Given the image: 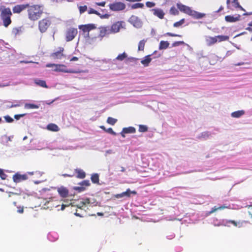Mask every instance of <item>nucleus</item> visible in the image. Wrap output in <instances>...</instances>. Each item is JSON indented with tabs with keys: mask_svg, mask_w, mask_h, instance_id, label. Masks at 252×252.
Masks as SVG:
<instances>
[{
	"mask_svg": "<svg viewBox=\"0 0 252 252\" xmlns=\"http://www.w3.org/2000/svg\"><path fill=\"white\" fill-rule=\"evenodd\" d=\"M95 26L94 24L82 25L79 26V29L82 30L84 33H85L84 35L85 38H89V32L92 30L95 29Z\"/></svg>",
	"mask_w": 252,
	"mask_h": 252,
	"instance_id": "39448f33",
	"label": "nucleus"
},
{
	"mask_svg": "<svg viewBox=\"0 0 252 252\" xmlns=\"http://www.w3.org/2000/svg\"><path fill=\"white\" fill-rule=\"evenodd\" d=\"M47 67H54L53 70L56 72H58V64L55 63H47L46 65Z\"/></svg>",
	"mask_w": 252,
	"mask_h": 252,
	"instance_id": "a19ab883",
	"label": "nucleus"
},
{
	"mask_svg": "<svg viewBox=\"0 0 252 252\" xmlns=\"http://www.w3.org/2000/svg\"><path fill=\"white\" fill-rule=\"evenodd\" d=\"M51 21L49 18H45L40 21L38 23V28L42 33L45 32L51 25Z\"/></svg>",
	"mask_w": 252,
	"mask_h": 252,
	"instance_id": "423d86ee",
	"label": "nucleus"
},
{
	"mask_svg": "<svg viewBox=\"0 0 252 252\" xmlns=\"http://www.w3.org/2000/svg\"><path fill=\"white\" fill-rule=\"evenodd\" d=\"M151 55H149L145 56L141 61V63L143 64L144 66H148L149 65V63L152 61V59L151 58Z\"/></svg>",
	"mask_w": 252,
	"mask_h": 252,
	"instance_id": "393cba45",
	"label": "nucleus"
},
{
	"mask_svg": "<svg viewBox=\"0 0 252 252\" xmlns=\"http://www.w3.org/2000/svg\"><path fill=\"white\" fill-rule=\"evenodd\" d=\"M63 48H60V50L56 52L53 53L51 55V57L53 59H61L62 57L63 56V54L62 52L63 51Z\"/></svg>",
	"mask_w": 252,
	"mask_h": 252,
	"instance_id": "a211bd4d",
	"label": "nucleus"
},
{
	"mask_svg": "<svg viewBox=\"0 0 252 252\" xmlns=\"http://www.w3.org/2000/svg\"><path fill=\"white\" fill-rule=\"evenodd\" d=\"M24 29L22 27L17 28V34L23 32Z\"/></svg>",
	"mask_w": 252,
	"mask_h": 252,
	"instance_id": "4d7b16f0",
	"label": "nucleus"
},
{
	"mask_svg": "<svg viewBox=\"0 0 252 252\" xmlns=\"http://www.w3.org/2000/svg\"><path fill=\"white\" fill-rule=\"evenodd\" d=\"M211 223L215 226L223 225L226 226H230L231 224L238 227H241L243 225V222L235 221L232 220H218L216 218H213L211 220Z\"/></svg>",
	"mask_w": 252,
	"mask_h": 252,
	"instance_id": "7ed1b4c3",
	"label": "nucleus"
},
{
	"mask_svg": "<svg viewBox=\"0 0 252 252\" xmlns=\"http://www.w3.org/2000/svg\"><path fill=\"white\" fill-rule=\"evenodd\" d=\"M4 118L6 122L7 123H11L14 121L13 119L9 116H4Z\"/></svg>",
	"mask_w": 252,
	"mask_h": 252,
	"instance_id": "864d4df0",
	"label": "nucleus"
},
{
	"mask_svg": "<svg viewBox=\"0 0 252 252\" xmlns=\"http://www.w3.org/2000/svg\"><path fill=\"white\" fill-rule=\"evenodd\" d=\"M91 202V199L89 198H86L84 200L83 202H81L80 204L79 205H78V207L81 208L82 207H83L84 205L86 204H90Z\"/></svg>",
	"mask_w": 252,
	"mask_h": 252,
	"instance_id": "ea45409f",
	"label": "nucleus"
},
{
	"mask_svg": "<svg viewBox=\"0 0 252 252\" xmlns=\"http://www.w3.org/2000/svg\"><path fill=\"white\" fill-rule=\"evenodd\" d=\"M183 44H186L183 41H175L172 44L171 47H177Z\"/></svg>",
	"mask_w": 252,
	"mask_h": 252,
	"instance_id": "37998d69",
	"label": "nucleus"
},
{
	"mask_svg": "<svg viewBox=\"0 0 252 252\" xmlns=\"http://www.w3.org/2000/svg\"><path fill=\"white\" fill-rule=\"evenodd\" d=\"M175 237V234H171L170 235H169V236H167V238L168 239H172L173 238H174Z\"/></svg>",
	"mask_w": 252,
	"mask_h": 252,
	"instance_id": "338daca9",
	"label": "nucleus"
},
{
	"mask_svg": "<svg viewBox=\"0 0 252 252\" xmlns=\"http://www.w3.org/2000/svg\"><path fill=\"white\" fill-rule=\"evenodd\" d=\"M127 57V54L124 52L122 54H119L116 58V60L122 61Z\"/></svg>",
	"mask_w": 252,
	"mask_h": 252,
	"instance_id": "c9c22d12",
	"label": "nucleus"
},
{
	"mask_svg": "<svg viewBox=\"0 0 252 252\" xmlns=\"http://www.w3.org/2000/svg\"><path fill=\"white\" fill-rule=\"evenodd\" d=\"M135 132L136 129L134 127L129 126L127 127L123 128L120 134L123 138H125L126 137V134L134 133Z\"/></svg>",
	"mask_w": 252,
	"mask_h": 252,
	"instance_id": "2eb2a0df",
	"label": "nucleus"
},
{
	"mask_svg": "<svg viewBox=\"0 0 252 252\" xmlns=\"http://www.w3.org/2000/svg\"><path fill=\"white\" fill-rule=\"evenodd\" d=\"M216 38L218 39V41L221 42L223 41L228 40L229 37L227 35H220L216 36Z\"/></svg>",
	"mask_w": 252,
	"mask_h": 252,
	"instance_id": "72a5a7b5",
	"label": "nucleus"
},
{
	"mask_svg": "<svg viewBox=\"0 0 252 252\" xmlns=\"http://www.w3.org/2000/svg\"><path fill=\"white\" fill-rule=\"evenodd\" d=\"M245 113V111L244 110H238L235 112H232L231 114V116L233 118H239L243 115H244Z\"/></svg>",
	"mask_w": 252,
	"mask_h": 252,
	"instance_id": "b1692460",
	"label": "nucleus"
},
{
	"mask_svg": "<svg viewBox=\"0 0 252 252\" xmlns=\"http://www.w3.org/2000/svg\"><path fill=\"white\" fill-rule=\"evenodd\" d=\"M85 188L82 187H75L74 188V189L77 191L78 192H81L85 190Z\"/></svg>",
	"mask_w": 252,
	"mask_h": 252,
	"instance_id": "a18cd8bd",
	"label": "nucleus"
},
{
	"mask_svg": "<svg viewBox=\"0 0 252 252\" xmlns=\"http://www.w3.org/2000/svg\"><path fill=\"white\" fill-rule=\"evenodd\" d=\"M0 177L2 180L5 179L7 177V175L4 173L3 170L0 168Z\"/></svg>",
	"mask_w": 252,
	"mask_h": 252,
	"instance_id": "de8ad7c7",
	"label": "nucleus"
},
{
	"mask_svg": "<svg viewBox=\"0 0 252 252\" xmlns=\"http://www.w3.org/2000/svg\"><path fill=\"white\" fill-rule=\"evenodd\" d=\"M101 19H108L110 17V15L108 14H102L100 13V15H97Z\"/></svg>",
	"mask_w": 252,
	"mask_h": 252,
	"instance_id": "603ef678",
	"label": "nucleus"
},
{
	"mask_svg": "<svg viewBox=\"0 0 252 252\" xmlns=\"http://www.w3.org/2000/svg\"><path fill=\"white\" fill-rule=\"evenodd\" d=\"M35 83L36 85H37L40 87L46 88H48V86L46 85V82L44 80L36 79V80H35Z\"/></svg>",
	"mask_w": 252,
	"mask_h": 252,
	"instance_id": "7c9ffc66",
	"label": "nucleus"
},
{
	"mask_svg": "<svg viewBox=\"0 0 252 252\" xmlns=\"http://www.w3.org/2000/svg\"><path fill=\"white\" fill-rule=\"evenodd\" d=\"M170 13L171 14L176 15L178 14L179 11L175 7L173 6L170 9Z\"/></svg>",
	"mask_w": 252,
	"mask_h": 252,
	"instance_id": "c03bdc74",
	"label": "nucleus"
},
{
	"mask_svg": "<svg viewBox=\"0 0 252 252\" xmlns=\"http://www.w3.org/2000/svg\"><path fill=\"white\" fill-rule=\"evenodd\" d=\"M77 33V30L75 28H69L66 32V41H70L75 37Z\"/></svg>",
	"mask_w": 252,
	"mask_h": 252,
	"instance_id": "9b49d317",
	"label": "nucleus"
},
{
	"mask_svg": "<svg viewBox=\"0 0 252 252\" xmlns=\"http://www.w3.org/2000/svg\"><path fill=\"white\" fill-rule=\"evenodd\" d=\"M12 13L9 8L6 7L3 5L0 6V17L4 27H7L11 24L10 17Z\"/></svg>",
	"mask_w": 252,
	"mask_h": 252,
	"instance_id": "20e7f679",
	"label": "nucleus"
},
{
	"mask_svg": "<svg viewBox=\"0 0 252 252\" xmlns=\"http://www.w3.org/2000/svg\"><path fill=\"white\" fill-rule=\"evenodd\" d=\"M48 239L51 242H55L59 238V235L56 232H51L47 235Z\"/></svg>",
	"mask_w": 252,
	"mask_h": 252,
	"instance_id": "aec40b11",
	"label": "nucleus"
},
{
	"mask_svg": "<svg viewBox=\"0 0 252 252\" xmlns=\"http://www.w3.org/2000/svg\"><path fill=\"white\" fill-rule=\"evenodd\" d=\"M211 133L209 131H204L197 135L196 138L200 140H206L209 138Z\"/></svg>",
	"mask_w": 252,
	"mask_h": 252,
	"instance_id": "4be33fe9",
	"label": "nucleus"
},
{
	"mask_svg": "<svg viewBox=\"0 0 252 252\" xmlns=\"http://www.w3.org/2000/svg\"><path fill=\"white\" fill-rule=\"evenodd\" d=\"M110 9L113 11H122L126 8V4L122 2H115L109 5Z\"/></svg>",
	"mask_w": 252,
	"mask_h": 252,
	"instance_id": "0eeeda50",
	"label": "nucleus"
},
{
	"mask_svg": "<svg viewBox=\"0 0 252 252\" xmlns=\"http://www.w3.org/2000/svg\"><path fill=\"white\" fill-rule=\"evenodd\" d=\"M62 176L64 177H72L73 176V175H70V174H63L62 175Z\"/></svg>",
	"mask_w": 252,
	"mask_h": 252,
	"instance_id": "69168bd1",
	"label": "nucleus"
},
{
	"mask_svg": "<svg viewBox=\"0 0 252 252\" xmlns=\"http://www.w3.org/2000/svg\"><path fill=\"white\" fill-rule=\"evenodd\" d=\"M117 122V119L110 117L107 120V123L112 126L114 125Z\"/></svg>",
	"mask_w": 252,
	"mask_h": 252,
	"instance_id": "4c0bfd02",
	"label": "nucleus"
},
{
	"mask_svg": "<svg viewBox=\"0 0 252 252\" xmlns=\"http://www.w3.org/2000/svg\"><path fill=\"white\" fill-rule=\"evenodd\" d=\"M147 41V39H143L138 43V50L139 51H143L144 49V46L145 43Z\"/></svg>",
	"mask_w": 252,
	"mask_h": 252,
	"instance_id": "473e14b6",
	"label": "nucleus"
},
{
	"mask_svg": "<svg viewBox=\"0 0 252 252\" xmlns=\"http://www.w3.org/2000/svg\"><path fill=\"white\" fill-rule=\"evenodd\" d=\"M136 193L135 190L131 191L129 189H127L126 191L116 194L115 197L117 198H128L131 196V194L135 195Z\"/></svg>",
	"mask_w": 252,
	"mask_h": 252,
	"instance_id": "f8f14e48",
	"label": "nucleus"
},
{
	"mask_svg": "<svg viewBox=\"0 0 252 252\" xmlns=\"http://www.w3.org/2000/svg\"><path fill=\"white\" fill-rule=\"evenodd\" d=\"M185 23V19H182L178 22H175L173 24V26L176 28H178L182 26Z\"/></svg>",
	"mask_w": 252,
	"mask_h": 252,
	"instance_id": "79ce46f5",
	"label": "nucleus"
},
{
	"mask_svg": "<svg viewBox=\"0 0 252 252\" xmlns=\"http://www.w3.org/2000/svg\"><path fill=\"white\" fill-rule=\"evenodd\" d=\"M79 8L80 13L82 14L87 10V6L86 5L80 6Z\"/></svg>",
	"mask_w": 252,
	"mask_h": 252,
	"instance_id": "09e8293b",
	"label": "nucleus"
},
{
	"mask_svg": "<svg viewBox=\"0 0 252 252\" xmlns=\"http://www.w3.org/2000/svg\"><path fill=\"white\" fill-rule=\"evenodd\" d=\"M148 127L146 125H139V131L140 132H145L148 131Z\"/></svg>",
	"mask_w": 252,
	"mask_h": 252,
	"instance_id": "e433bc0d",
	"label": "nucleus"
},
{
	"mask_svg": "<svg viewBox=\"0 0 252 252\" xmlns=\"http://www.w3.org/2000/svg\"><path fill=\"white\" fill-rule=\"evenodd\" d=\"M39 107L38 105L28 103H24V108L26 109H38Z\"/></svg>",
	"mask_w": 252,
	"mask_h": 252,
	"instance_id": "c756f323",
	"label": "nucleus"
},
{
	"mask_svg": "<svg viewBox=\"0 0 252 252\" xmlns=\"http://www.w3.org/2000/svg\"><path fill=\"white\" fill-rule=\"evenodd\" d=\"M58 72L69 73H79L84 71L82 70H75L73 69H67L65 65L63 64H58Z\"/></svg>",
	"mask_w": 252,
	"mask_h": 252,
	"instance_id": "6e6552de",
	"label": "nucleus"
},
{
	"mask_svg": "<svg viewBox=\"0 0 252 252\" xmlns=\"http://www.w3.org/2000/svg\"><path fill=\"white\" fill-rule=\"evenodd\" d=\"M88 13L89 14H95L96 15H100V13L98 12L97 11L91 8L89 9V11H88Z\"/></svg>",
	"mask_w": 252,
	"mask_h": 252,
	"instance_id": "49530a36",
	"label": "nucleus"
},
{
	"mask_svg": "<svg viewBox=\"0 0 252 252\" xmlns=\"http://www.w3.org/2000/svg\"><path fill=\"white\" fill-rule=\"evenodd\" d=\"M146 5L148 7L151 8V7H153L155 6V3H154V2H151V1H147V2H146Z\"/></svg>",
	"mask_w": 252,
	"mask_h": 252,
	"instance_id": "5fc2aeb1",
	"label": "nucleus"
},
{
	"mask_svg": "<svg viewBox=\"0 0 252 252\" xmlns=\"http://www.w3.org/2000/svg\"><path fill=\"white\" fill-rule=\"evenodd\" d=\"M30 7L29 4L17 5V13H20L24 9Z\"/></svg>",
	"mask_w": 252,
	"mask_h": 252,
	"instance_id": "c85d7f7f",
	"label": "nucleus"
},
{
	"mask_svg": "<svg viewBox=\"0 0 252 252\" xmlns=\"http://www.w3.org/2000/svg\"><path fill=\"white\" fill-rule=\"evenodd\" d=\"M169 46V43L167 41L162 40L160 42L159 45V50H165L168 48Z\"/></svg>",
	"mask_w": 252,
	"mask_h": 252,
	"instance_id": "a878e982",
	"label": "nucleus"
},
{
	"mask_svg": "<svg viewBox=\"0 0 252 252\" xmlns=\"http://www.w3.org/2000/svg\"><path fill=\"white\" fill-rule=\"evenodd\" d=\"M226 208H227V207L224 205H221V206H220L219 207L215 206L212 208L211 211L205 212L204 213H205L204 216L205 217H207V216H209L210 215H211V214L213 213L214 212H216L217 210H222V209H223Z\"/></svg>",
	"mask_w": 252,
	"mask_h": 252,
	"instance_id": "6ab92c4d",
	"label": "nucleus"
},
{
	"mask_svg": "<svg viewBox=\"0 0 252 252\" xmlns=\"http://www.w3.org/2000/svg\"><path fill=\"white\" fill-rule=\"evenodd\" d=\"M33 172H28L24 174H21L19 172H17V183L26 181L28 179V175H33Z\"/></svg>",
	"mask_w": 252,
	"mask_h": 252,
	"instance_id": "ddd939ff",
	"label": "nucleus"
},
{
	"mask_svg": "<svg viewBox=\"0 0 252 252\" xmlns=\"http://www.w3.org/2000/svg\"><path fill=\"white\" fill-rule=\"evenodd\" d=\"M249 209H250L249 211V216L250 218H252V206L249 207Z\"/></svg>",
	"mask_w": 252,
	"mask_h": 252,
	"instance_id": "bf43d9fd",
	"label": "nucleus"
},
{
	"mask_svg": "<svg viewBox=\"0 0 252 252\" xmlns=\"http://www.w3.org/2000/svg\"><path fill=\"white\" fill-rule=\"evenodd\" d=\"M128 22L136 28H140L143 24L141 20L135 15H132L129 19Z\"/></svg>",
	"mask_w": 252,
	"mask_h": 252,
	"instance_id": "1a4fd4ad",
	"label": "nucleus"
},
{
	"mask_svg": "<svg viewBox=\"0 0 252 252\" xmlns=\"http://www.w3.org/2000/svg\"><path fill=\"white\" fill-rule=\"evenodd\" d=\"M206 41L207 44L208 46H210L212 44L216 43L218 41V39H217L216 36H215V37L207 36L206 37Z\"/></svg>",
	"mask_w": 252,
	"mask_h": 252,
	"instance_id": "5701e85b",
	"label": "nucleus"
},
{
	"mask_svg": "<svg viewBox=\"0 0 252 252\" xmlns=\"http://www.w3.org/2000/svg\"><path fill=\"white\" fill-rule=\"evenodd\" d=\"M75 172L77 173V177L80 179H84L85 178V172L81 169L77 168L75 169Z\"/></svg>",
	"mask_w": 252,
	"mask_h": 252,
	"instance_id": "bb28decb",
	"label": "nucleus"
},
{
	"mask_svg": "<svg viewBox=\"0 0 252 252\" xmlns=\"http://www.w3.org/2000/svg\"><path fill=\"white\" fill-rule=\"evenodd\" d=\"M144 5L143 3H136L132 4L131 6V9H137V8H142L144 7Z\"/></svg>",
	"mask_w": 252,
	"mask_h": 252,
	"instance_id": "58836bf2",
	"label": "nucleus"
},
{
	"mask_svg": "<svg viewBox=\"0 0 252 252\" xmlns=\"http://www.w3.org/2000/svg\"><path fill=\"white\" fill-rule=\"evenodd\" d=\"M153 11L154 15L158 17L160 19H163L165 15L163 11L159 8H154L151 10Z\"/></svg>",
	"mask_w": 252,
	"mask_h": 252,
	"instance_id": "f3484780",
	"label": "nucleus"
},
{
	"mask_svg": "<svg viewBox=\"0 0 252 252\" xmlns=\"http://www.w3.org/2000/svg\"><path fill=\"white\" fill-rule=\"evenodd\" d=\"M26 115V114H17V121L19 120L21 117L24 116Z\"/></svg>",
	"mask_w": 252,
	"mask_h": 252,
	"instance_id": "e2e57ef3",
	"label": "nucleus"
},
{
	"mask_svg": "<svg viewBox=\"0 0 252 252\" xmlns=\"http://www.w3.org/2000/svg\"><path fill=\"white\" fill-rule=\"evenodd\" d=\"M29 18L32 21H36L40 18L43 13L42 5H32L28 9Z\"/></svg>",
	"mask_w": 252,
	"mask_h": 252,
	"instance_id": "f257e3e1",
	"label": "nucleus"
},
{
	"mask_svg": "<svg viewBox=\"0 0 252 252\" xmlns=\"http://www.w3.org/2000/svg\"><path fill=\"white\" fill-rule=\"evenodd\" d=\"M58 191L60 196L62 197H67L68 194V189L63 187L58 188Z\"/></svg>",
	"mask_w": 252,
	"mask_h": 252,
	"instance_id": "412c9836",
	"label": "nucleus"
},
{
	"mask_svg": "<svg viewBox=\"0 0 252 252\" xmlns=\"http://www.w3.org/2000/svg\"><path fill=\"white\" fill-rule=\"evenodd\" d=\"M99 33L97 36V38L99 39L100 41L102 40L103 37L107 35H108L111 33L110 30V27H101L99 28Z\"/></svg>",
	"mask_w": 252,
	"mask_h": 252,
	"instance_id": "9d476101",
	"label": "nucleus"
},
{
	"mask_svg": "<svg viewBox=\"0 0 252 252\" xmlns=\"http://www.w3.org/2000/svg\"><path fill=\"white\" fill-rule=\"evenodd\" d=\"M18 208V209L17 211V212L19 213H22L23 212V207H19Z\"/></svg>",
	"mask_w": 252,
	"mask_h": 252,
	"instance_id": "0e129e2a",
	"label": "nucleus"
},
{
	"mask_svg": "<svg viewBox=\"0 0 252 252\" xmlns=\"http://www.w3.org/2000/svg\"><path fill=\"white\" fill-rule=\"evenodd\" d=\"M80 185L82 186H89L90 185V183L89 180H84L80 183Z\"/></svg>",
	"mask_w": 252,
	"mask_h": 252,
	"instance_id": "8fccbe9b",
	"label": "nucleus"
},
{
	"mask_svg": "<svg viewBox=\"0 0 252 252\" xmlns=\"http://www.w3.org/2000/svg\"><path fill=\"white\" fill-rule=\"evenodd\" d=\"M91 180L94 184L98 183L99 175L97 173L94 174L91 176Z\"/></svg>",
	"mask_w": 252,
	"mask_h": 252,
	"instance_id": "2f4dec72",
	"label": "nucleus"
},
{
	"mask_svg": "<svg viewBox=\"0 0 252 252\" xmlns=\"http://www.w3.org/2000/svg\"><path fill=\"white\" fill-rule=\"evenodd\" d=\"M122 22H117L113 24L111 27L110 28L111 33H117L120 31V30L122 28Z\"/></svg>",
	"mask_w": 252,
	"mask_h": 252,
	"instance_id": "4468645a",
	"label": "nucleus"
},
{
	"mask_svg": "<svg viewBox=\"0 0 252 252\" xmlns=\"http://www.w3.org/2000/svg\"><path fill=\"white\" fill-rule=\"evenodd\" d=\"M105 156H106L107 154H114V152L113 151V150H108L107 151H106L105 152Z\"/></svg>",
	"mask_w": 252,
	"mask_h": 252,
	"instance_id": "052dcab7",
	"label": "nucleus"
},
{
	"mask_svg": "<svg viewBox=\"0 0 252 252\" xmlns=\"http://www.w3.org/2000/svg\"><path fill=\"white\" fill-rule=\"evenodd\" d=\"M241 15L237 14L235 16L233 15H227L225 17V20L227 22L233 23L240 20Z\"/></svg>",
	"mask_w": 252,
	"mask_h": 252,
	"instance_id": "dca6fc26",
	"label": "nucleus"
},
{
	"mask_svg": "<svg viewBox=\"0 0 252 252\" xmlns=\"http://www.w3.org/2000/svg\"><path fill=\"white\" fill-rule=\"evenodd\" d=\"M165 35H167L168 36H173V37H175V36H181V35H179V34H175V33H171V32H167Z\"/></svg>",
	"mask_w": 252,
	"mask_h": 252,
	"instance_id": "6e6d98bb",
	"label": "nucleus"
},
{
	"mask_svg": "<svg viewBox=\"0 0 252 252\" xmlns=\"http://www.w3.org/2000/svg\"><path fill=\"white\" fill-rule=\"evenodd\" d=\"M177 8L182 12L185 13L195 19H200L205 15L204 13H200L196 11L192 10L190 7L183 4L181 3L177 4Z\"/></svg>",
	"mask_w": 252,
	"mask_h": 252,
	"instance_id": "f03ea898",
	"label": "nucleus"
},
{
	"mask_svg": "<svg viewBox=\"0 0 252 252\" xmlns=\"http://www.w3.org/2000/svg\"><path fill=\"white\" fill-rule=\"evenodd\" d=\"M47 128L48 130L52 131H59V127L56 124H49Z\"/></svg>",
	"mask_w": 252,
	"mask_h": 252,
	"instance_id": "cd10ccee",
	"label": "nucleus"
},
{
	"mask_svg": "<svg viewBox=\"0 0 252 252\" xmlns=\"http://www.w3.org/2000/svg\"><path fill=\"white\" fill-rule=\"evenodd\" d=\"M232 52H233L232 51H228L226 52L225 57H228V56H230L232 54Z\"/></svg>",
	"mask_w": 252,
	"mask_h": 252,
	"instance_id": "774afa93",
	"label": "nucleus"
},
{
	"mask_svg": "<svg viewBox=\"0 0 252 252\" xmlns=\"http://www.w3.org/2000/svg\"><path fill=\"white\" fill-rule=\"evenodd\" d=\"M23 103H24V101L23 100H20L19 101H17L16 106H20L22 105Z\"/></svg>",
	"mask_w": 252,
	"mask_h": 252,
	"instance_id": "680f3d73",
	"label": "nucleus"
},
{
	"mask_svg": "<svg viewBox=\"0 0 252 252\" xmlns=\"http://www.w3.org/2000/svg\"><path fill=\"white\" fill-rule=\"evenodd\" d=\"M105 4H106V2L105 1H102V2H96V4L97 5L101 6H104Z\"/></svg>",
	"mask_w": 252,
	"mask_h": 252,
	"instance_id": "13d9d810",
	"label": "nucleus"
},
{
	"mask_svg": "<svg viewBox=\"0 0 252 252\" xmlns=\"http://www.w3.org/2000/svg\"><path fill=\"white\" fill-rule=\"evenodd\" d=\"M100 127L101 129H102L103 130H104L105 131H106V132H108L109 133H110V134H112L113 135H117L116 132L114 131L112 128H108V129H106L105 127V126H100Z\"/></svg>",
	"mask_w": 252,
	"mask_h": 252,
	"instance_id": "f704fd0d",
	"label": "nucleus"
},
{
	"mask_svg": "<svg viewBox=\"0 0 252 252\" xmlns=\"http://www.w3.org/2000/svg\"><path fill=\"white\" fill-rule=\"evenodd\" d=\"M232 3L236 8H238L239 7H241V5H240L238 1V0H233L232 1Z\"/></svg>",
	"mask_w": 252,
	"mask_h": 252,
	"instance_id": "3c124183",
	"label": "nucleus"
}]
</instances>
